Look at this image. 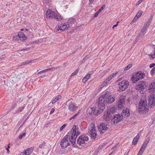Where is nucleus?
Returning <instances> with one entry per match:
<instances>
[{
  "instance_id": "nucleus-5",
  "label": "nucleus",
  "mask_w": 155,
  "mask_h": 155,
  "mask_svg": "<svg viewBox=\"0 0 155 155\" xmlns=\"http://www.w3.org/2000/svg\"><path fill=\"white\" fill-rule=\"evenodd\" d=\"M147 101L144 100H141L139 104L138 110L143 111V113H146L147 112L148 109L147 108Z\"/></svg>"
},
{
  "instance_id": "nucleus-19",
  "label": "nucleus",
  "mask_w": 155,
  "mask_h": 155,
  "mask_svg": "<svg viewBox=\"0 0 155 155\" xmlns=\"http://www.w3.org/2000/svg\"><path fill=\"white\" fill-rule=\"evenodd\" d=\"M125 104V101L124 98L120 99L118 102V108H121Z\"/></svg>"
},
{
  "instance_id": "nucleus-17",
  "label": "nucleus",
  "mask_w": 155,
  "mask_h": 155,
  "mask_svg": "<svg viewBox=\"0 0 155 155\" xmlns=\"http://www.w3.org/2000/svg\"><path fill=\"white\" fill-rule=\"evenodd\" d=\"M77 108V107L73 103H71L69 104L68 109L71 112L74 111Z\"/></svg>"
},
{
  "instance_id": "nucleus-38",
  "label": "nucleus",
  "mask_w": 155,
  "mask_h": 155,
  "mask_svg": "<svg viewBox=\"0 0 155 155\" xmlns=\"http://www.w3.org/2000/svg\"><path fill=\"white\" fill-rule=\"evenodd\" d=\"M107 83L104 81L102 84L100 86V89H101L104 87L105 86Z\"/></svg>"
},
{
  "instance_id": "nucleus-22",
  "label": "nucleus",
  "mask_w": 155,
  "mask_h": 155,
  "mask_svg": "<svg viewBox=\"0 0 155 155\" xmlns=\"http://www.w3.org/2000/svg\"><path fill=\"white\" fill-rule=\"evenodd\" d=\"M65 142H68V140H67L64 139H63L61 140L60 144L62 149H64L67 147V145L64 144Z\"/></svg>"
},
{
  "instance_id": "nucleus-57",
  "label": "nucleus",
  "mask_w": 155,
  "mask_h": 155,
  "mask_svg": "<svg viewBox=\"0 0 155 155\" xmlns=\"http://www.w3.org/2000/svg\"><path fill=\"white\" fill-rule=\"evenodd\" d=\"M147 145H146V144H145V143H143V145H142V147H143L144 148H146V146H147Z\"/></svg>"
},
{
  "instance_id": "nucleus-58",
  "label": "nucleus",
  "mask_w": 155,
  "mask_h": 155,
  "mask_svg": "<svg viewBox=\"0 0 155 155\" xmlns=\"http://www.w3.org/2000/svg\"><path fill=\"white\" fill-rule=\"evenodd\" d=\"M0 83H1V84H2V85H3V84L5 83V80H4L3 81L2 80V81H0Z\"/></svg>"
},
{
  "instance_id": "nucleus-30",
  "label": "nucleus",
  "mask_w": 155,
  "mask_h": 155,
  "mask_svg": "<svg viewBox=\"0 0 155 155\" xmlns=\"http://www.w3.org/2000/svg\"><path fill=\"white\" fill-rule=\"evenodd\" d=\"M54 17L53 18H55L56 19H57L58 21H60L62 19V18H61V16L59 15H57L56 13V14L54 15Z\"/></svg>"
},
{
  "instance_id": "nucleus-54",
  "label": "nucleus",
  "mask_w": 155,
  "mask_h": 155,
  "mask_svg": "<svg viewBox=\"0 0 155 155\" xmlns=\"http://www.w3.org/2000/svg\"><path fill=\"white\" fill-rule=\"evenodd\" d=\"M155 65V63H152L150 64V68H152Z\"/></svg>"
},
{
  "instance_id": "nucleus-60",
  "label": "nucleus",
  "mask_w": 155,
  "mask_h": 155,
  "mask_svg": "<svg viewBox=\"0 0 155 155\" xmlns=\"http://www.w3.org/2000/svg\"><path fill=\"white\" fill-rule=\"evenodd\" d=\"M145 149V148H144L143 147H142L141 146V148L140 149V150H142V151L143 152V151Z\"/></svg>"
},
{
  "instance_id": "nucleus-51",
  "label": "nucleus",
  "mask_w": 155,
  "mask_h": 155,
  "mask_svg": "<svg viewBox=\"0 0 155 155\" xmlns=\"http://www.w3.org/2000/svg\"><path fill=\"white\" fill-rule=\"evenodd\" d=\"M59 67H52L51 68V70L52 71H54V69H57L58 68H59Z\"/></svg>"
},
{
  "instance_id": "nucleus-26",
  "label": "nucleus",
  "mask_w": 155,
  "mask_h": 155,
  "mask_svg": "<svg viewBox=\"0 0 155 155\" xmlns=\"http://www.w3.org/2000/svg\"><path fill=\"white\" fill-rule=\"evenodd\" d=\"M33 149L32 148H28L24 151L23 153L25 155H29L32 153L31 150Z\"/></svg>"
},
{
  "instance_id": "nucleus-1",
  "label": "nucleus",
  "mask_w": 155,
  "mask_h": 155,
  "mask_svg": "<svg viewBox=\"0 0 155 155\" xmlns=\"http://www.w3.org/2000/svg\"><path fill=\"white\" fill-rule=\"evenodd\" d=\"M115 97L112 96L109 91H106L104 94L101 95L98 98L99 106L102 110L105 108L106 104H111L115 101Z\"/></svg>"
},
{
  "instance_id": "nucleus-55",
  "label": "nucleus",
  "mask_w": 155,
  "mask_h": 155,
  "mask_svg": "<svg viewBox=\"0 0 155 155\" xmlns=\"http://www.w3.org/2000/svg\"><path fill=\"white\" fill-rule=\"evenodd\" d=\"M46 72V70H45V69L44 70H43V71H42L39 72L38 73V74H40L42 73V72Z\"/></svg>"
},
{
  "instance_id": "nucleus-56",
  "label": "nucleus",
  "mask_w": 155,
  "mask_h": 155,
  "mask_svg": "<svg viewBox=\"0 0 155 155\" xmlns=\"http://www.w3.org/2000/svg\"><path fill=\"white\" fill-rule=\"evenodd\" d=\"M142 2H141L140 0H139V1L137 2L136 4V5H139V4H140Z\"/></svg>"
},
{
  "instance_id": "nucleus-47",
  "label": "nucleus",
  "mask_w": 155,
  "mask_h": 155,
  "mask_svg": "<svg viewBox=\"0 0 155 155\" xmlns=\"http://www.w3.org/2000/svg\"><path fill=\"white\" fill-rule=\"evenodd\" d=\"M149 140L150 138H148L146 139V140L144 141V143L145 144L147 145L149 143Z\"/></svg>"
},
{
  "instance_id": "nucleus-40",
  "label": "nucleus",
  "mask_w": 155,
  "mask_h": 155,
  "mask_svg": "<svg viewBox=\"0 0 155 155\" xmlns=\"http://www.w3.org/2000/svg\"><path fill=\"white\" fill-rule=\"evenodd\" d=\"M150 74L152 76L154 75L155 73V67H153L150 72Z\"/></svg>"
},
{
  "instance_id": "nucleus-23",
  "label": "nucleus",
  "mask_w": 155,
  "mask_h": 155,
  "mask_svg": "<svg viewBox=\"0 0 155 155\" xmlns=\"http://www.w3.org/2000/svg\"><path fill=\"white\" fill-rule=\"evenodd\" d=\"M95 110L97 111L96 110H95L94 107L90 108L88 109L87 111V114L90 115H92L94 114H95Z\"/></svg>"
},
{
  "instance_id": "nucleus-29",
  "label": "nucleus",
  "mask_w": 155,
  "mask_h": 155,
  "mask_svg": "<svg viewBox=\"0 0 155 155\" xmlns=\"http://www.w3.org/2000/svg\"><path fill=\"white\" fill-rule=\"evenodd\" d=\"M107 111L113 114L116 111V109L114 107H111L109 108V109Z\"/></svg>"
},
{
  "instance_id": "nucleus-39",
  "label": "nucleus",
  "mask_w": 155,
  "mask_h": 155,
  "mask_svg": "<svg viewBox=\"0 0 155 155\" xmlns=\"http://www.w3.org/2000/svg\"><path fill=\"white\" fill-rule=\"evenodd\" d=\"M71 136V133H70L69 132H68L67 134V135L64 137L63 139H64L65 140H68V137H70Z\"/></svg>"
},
{
  "instance_id": "nucleus-32",
  "label": "nucleus",
  "mask_w": 155,
  "mask_h": 155,
  "mask_svg": "<svg viewBox=\"0 0 155 155\" xmlns=\"http://www.w3.org/2000/svg\"><path fill=\"white\" fill-rule=\"evenodd\" d=\"M24 109V106L21 107H19L18 109L16 111L17 113H19L22 111Z\"/></svg>"
},
{
  "instance_id": "nucleus-2",
  "label": "nucleus",
  "mask_w": 155,
  "mask_h": 155,
  "mask_svg": "<svg viewBox=\"0 0 155 155\" xmlns=\"http://www.w3.org/2000/svg\"><path fill=\"white\" fill-rule=\"evenodd\" d=\"M145 74L141 71H139L135 74H133L131 76V80L133 83H136L137 82L143 78Z\"/></svg>"
},
{
  "instance_id": "nucleus-62",
  "label": "nucleus",
  "mask_w": 155,
  "mask_h": 155,
  "mask_svg": "<svg viewBox=\"0 0 155 155\" xmlns=\"http://www.w3.org/2000/svg\"><path fill=\"white\" fill-rule=\"evenodd\" d=\"M43 147V144H40L39 146V147L41 149Z\"/></svg>"
},
{
  "instance_id": "nucleus-14",
  "label": "nucleus",
  "mask_w": 155,
  "mask_h": 155,
  "mask_svg": "<svg viewBox=\"0 0 155 155\" xmlns=\"http://www.w3.org/2000/svg\"><path fill=\"white\" fill-rule=\"evenodd\" d=\"M55 14V12L52 11L51 9H48L46 12V16L48 18H53Z\"/></svg>"
},
{
  "instance_id": "nucleus-35",
  "label": "nucleus",
  "mask_w": 155,
  "mask_h": 155,
  "mask_svg": "<svg viewBox=\"0 0 155 155\" xmlns=\"http://www.w3.org/2000/svg\"><path fill=\"white\" fill-rule=\"evenodd\" d=\"M149 55L150 56H151V58H152L151 59H153L155 58V48H154V52L153 53V54H149Z\"/></svg>"
},
{
  "instance_id": "nucleus-27",
  "label": "nucleus",
  "mask_w": 155,
  "mask_h": 155,
  "mask_svg": "<svg viewBox=\"0 0 155 155\" xmlns=\"http://www.w3.org/2000/svg\"><path fill=\"white\" fill-rule=\"evenodd\" d=\"M91 75V74H89L86 75L82 79V81L84 83L86 82L90 78V76Z\"/></svg>"
},
{
  "instance_id": "nucleus-37",
  "label": "nucleus",
  "mask_w": 155,
  "mask_h": 155,
  "mask_svg": "<svg viewBox=\"0 0 155 155\" xmlns=\"http://www.w3.org/2000/svg\"><path fill=\"white\" fill-rule=\"evenodd\" d=\"M33 60H27L25 62H23L22 63V64L23 65H25L26 64H28L32 62L33 61Z\"/></svg>"
},
{
  "instance_id": "nucleus-3",
  "label": "nucleus",
  "mask_w": 155,
  "mask_h": 155,
  "mask_svg": "<svg viewBox=\"0 0 155 155\" xmlns=\"http://www.w3.org/2000/svg\"><path fill=\"white\" fill-rule=\"evenodd\" d=\"M71 136L69 137V140L71 143L74 145L76 142L77 137L79 134V133L77 132L76 126L74 125L70 133Z\"/></svg>"
},
{
  "instance_id": "nucleus-34",
  "label": "nucleus",
  "mask_w": 155,
  "mask_h": 155,
  "mask_svg": "<svg viewBox=\"0 0 155 155\" xmlns=\"http://www.w3.org/2000/svg\"><path fill=\"white\" fill-rule=\"evenodd\" d=\"M113 77L112 76L110 75L107 78L105 81L107 83H108L109 81L113 78Z\"/></svg>"
},
{
  "instance_id": "nucleus-52",
  "label": "nucleus",
  "mask_w": 155,
  "mask_h": 155,
  "mask_svg": "<svg viewBox=\"0 0 155 155\" xmlns=\"http://www.w3.org/2000/svg\"><path fill=\"white\" fill-rule=\"evenodd\" d=\"M118 73V72H117L115 73L112 74L111 75L113 76L114 78L115 76Z\"/></svg>"
},
{
  "instance_id": "nucleus-64",
  "label": "nucleus",
  "mask_w": 155,
  "mask_h": 155,
  "mask_svg": "<svg viewBox=\"0 0 155 155\" xmlns=\"http://www.w3.org/2000/svg\"><path fill=\"white\" fill-rule=\"evenodd\" d=\"M27 34L29 35L32 34V32L31 31H28L27 32Z\"/></svg>"
},
{
  "instance_id": "nucleus-13",
  "label": "nucleus",
  "mask_w": 155,
  "mask_h": 155,
  "mask_svg": "<svg viewBox=\"0 0 155 155\" xmlns=\"http://www.w3.org/2000/svg\"><path fill=\"white\" fill-rule=\"evenodd\" d=\"M148 105L151 107L155 105V95L153 94H151L149 97Z\"/></svg>"
},
{
  "instance_id": "nucleus-63",
  "label": "nucleus",
  "mask_w": 155,
  "mask_h": 155,
  "mask_svg": "<svg viewBox=\"0 0 155 155\" xmlns=\"http://www.w3.org/2000/svg\"><path fill=\"white\" fill-rule=\"evenodd\" d=\"M64 144L67 145V147L68 146L70 145V144L68 142H67H67H65V143Z\"/></svg>"
},
{
  "instance_id": "nucleus-24",
  "label": "nucleus",
  "mask_w": 155,
  "mask_h": 155,
  "mask_svg": "<svg viewBox=\"0 0 155 155\" xmlns=\"http://www.w3.org/2000/svg\"><path fill=\"white\" fill-rule=\"evenodd\" d=\"M139 137L140 135L139 134H138L134 138L132 142L133 145H135L137 144Z\"/></svg>"
},
{
  "instance_id": "nucleus-25",
  "label": "nucleus",
  "mask_w": 155,
  "mask_h": 155,
  "mask_svg": "<svg viewBox=\"0 0 155 155\" xmlns=\"http://www.w3.org/2000/svg\"><path fill=\"white\" fill-rule=\"evenodd\" d=\"M153 16H151L149 19L148 20V21L147 22V23L144 24L143 26V27L145 28H147L150 25V24L151 23L152 20L153 18Z\"/></svg>"
},
{
  "instance_id": "nucleus-7",
  "label": "nucleus",
  "mask_w": 155,
  "mask_h": 155,
  "mask_svg": "<svg viewBox=\"0 0 155 155\" xmlns=\"http://www.w3.org/2000/svg\"><path fill=\"white\" fill-rule=\"evenodd\" d=\"M88 137L86 135L83 134L80 136L77 140V143L81 146H84L86 141L88 140Z\"/></svg>"
},
{
  "instance_id": "nucleus-41",
  "label": "nucleus",
  "mask_w": 155,
  "mask_h": 155,
  "mask_svg": "<svg viewBox=\"0 0 155 155\" xmlns=\"http://www.w3.org/2000/svg\"><path fill=\"white\" fill-rule=\"evenodd\" d=\"M78 116V114H75L73 116L71 117L69 119V120H71L72 119H75L76 117H77V116Z\"/></svg>"
},
{
  "instance_id": "nucleus-49",
  "label": "nucleus",
  "mask_w": 155,
  "mask_h": 155,
  "mask_svg": "<svg viewBox=\"0 0 155 155\" xmlns=\"http://www.w3.org/2000/svg\"><path fill=\"white\" fill-rule=\"evenodd\" d=\"M100 12L98 11L97 12H96V13L94 15V18H95L96 17H97V15H98V14H99V13H100Z\"/></svg>"
},
{
  "instance_id": "nucleus-48",
  "label": "nucleus",
  "mask_w": 155,
  "mask_h": 155,
  "mask_svg": "<svg viewBox=\"0 0 155 155\" xmlns=\"http://www.w3.org/2000/svg\"><path fill=\"white\" fill-rule=\"evenodd\" d=\"M142 38V36H141V34H139L137 35L136 39L137 40H139L140 39Z\"/></svg>"
},
{
  "instance_id": "nucleus-20",
  "label": "nucleus",
  "mask_w": 155,
  "mask_h": 155,
  "mask_svg": "<svg viewBox=\"0 0 155 155\" xmlns=\"http://www.w3.org/2000/svg\"><path fill=\"white\" fill-rule=\"evenodd\" d=\"M122 115H124L126 117H129L130 115L129 109L127 108L125 110L124 109L122 110Z\"/></svg>"
},
{
  "instance_id": "nucleus-53",
  "label": "nucleus",
  "mask_w": 155,
  "mask_h": 155,
  "mask_svg": "<svg viewBox=\"0 0 155 155\" xmlns=\"http://www.w3.org/2000/svg\"><path fill=\"white\" fill-rule=\"evenodd\" d=\"M9 145H10V143H9L8 144V145L7 147L6 148V150H7V152H9V149L10 148V146H9Z\"/></svg>"
},
{
  "instance_id": "nucleus-15",
  "label": "nucleus",
  "mask_w": 155,
  "mask_h": 155,
  "mask_svg": "<svg viewBox=\"0 0 155 155\" xmlns=\"http://www.w3.org/2000/svg\"><path fill=\"white\" fill-rule=\"evenodd\" d=\"M113 114L110 113L109 112L107 111V113H105L104 115V118L105 120L107 121H110V120H112V117Z\"/></svg>"
},
{
  "instance_id": "nucleus-61",
  "label": "nucleus",
  "mask_w": 155,
  "mask_h": 155,
  "mask_svg": "<svg viewBox=\"0 0 155 155\" xmlns=\"http://www.w3.org/2000/svg\"><path fill=\"white\" fill-rule=\"evenodd\" d=\"M143 152L142 151V150H140L138 152V153H139L140 154H141L142 155Z\"/></svg>"
},
{
  "instance_id": "nucleus-11",
  "label": "nucleus",
  "mask_w": 155,
  "mask_h": 155,
  "mask_svg": "<svg viewBox=\"0 0 155 155\" xmlns=\"http://www.w3.org/2000/svg\"><path fill=\"white\" fill-rule=\"evenodd\" d=\"M69 27V24H66V23L62 24L58 26L56 28V31H60L66 30Z\"/></svg>"
},
{
  "instance_id": "nucleus-12",
  "label": "nucleus",
  "mask_w": 155,
  "mask_h": 155,
  "mask_svg": "<svg viewBox=\"0 0 155 155\" xmlns=\"http://www.w3.org/2000/svg\"><path fill=\"white\" fill-rule=\"evenodd\" d=\"M99 131L101 134L103 133L108 129V127H107V125L104 123H101L98 126Z\"/></svg>"
},
{
  "instance_id": "nucleus-43",
  "label": "nucleus",
  "mask_w": 155,
  "mask_h": 155,
  "mask_svg": "<svg viewBox=\"0 0 155 155\" xmlns=\"http://www.w3.org/2000/svg\"><path fill=\"white\" fill-rule=\"evenodd\" d=\"M138 18L136 17V16H135V17L134 18L133 20L130 23V24H133L134 22L136 21L138 19Z\"/></svg>"
},
{
  "instance_id": "nucleus-50",
  "label": "nucleus",
  "mask_w": 155,
  "mask_h": 155,
  "mask_svg": "<svg viewBox=\"0 0 155 155\" xmlns=\"http://www.w3.org/2000/svg\"><path fill=\"white\" fill-rule=\"evenodd\" d=\"M147 29V28H145L143 26V29L141 30V32L142 33H143L144 32L146 31Z\"/></svg>"
},
{
  "instance_id": "nucleus-9",
  "label": "nucleus",
  "mask_w": 155,
  "mask_h": 155,
  "mask_svg": "<svg viewBox=\"0 0 155 155\" xmlns=\"http://www.w3.org/2000/svg\"><path fill=\"white\" fill-rule=\"evenodd\" d=\"M122 116L119 114H116L112 118L111 123L112 124H116L120 122L122 119Z\"/></svg>"
},
{
  "instance_id": "nucleus-36",
  "label": "nucleus",
  "mask_w": 155,
  "mask_h": 155,
  "mask_svg": "<svg viewBox=\"0 0 155 155\" xmlns=\"http://www.w3.org/2000/svg\"><path fill=\"white\" fill-rule=\"evenodd\" d=\"M132 64H128L127 66L124 68V70L127 71L131 68L132 66Z\"/></svg>"
},
{
  "instance_id": "nucleus-46",
  "label": "nucleus",
  "mask_w": 155,
  "mask_h": 155,
  "mask_svg": "<svg viewBox=\"0 0 155 155\" xmlns=\"http://www.w3.org/2000/svg\"><path fill=\"white\" fill-rule=\"evenodd\" d=\"M66 126V124H63L62 126L60 129V131H62L63 130L65 127Z\"/></svg>"
},
{
  "instance_id": "nucleus-18",
  "label": "nucleus",
  "mask_w": 155,
  "mask_h": 155,
  "mask_svg": "<svg viewBox=\"0 0 155 155\" xmlns=\"http://www.w3.org/2000/svg\"><path fill=\"white\" fill-rule=\"evenodd\" d=\"M100 107H99V101H98V108H95L94 107L95 110H96L97 111L95 110V114H94L96 116H97L103 111V110H101V109L100 108Z\"/></svg>"
},
{
  "instance_id": "nucleus-31",
  "label": "nucleus",
  "mask_w": 155,
  "mask_h": 155,
  "mask_svg": "<svg viewBox=\"0 0 155 155\" xmlns=\"http://www.w3.org/2000/svg\"><path fill=\"white\" fill-rule=\"evenodd\" d=\"M75 21V18H70L68 21L67 23H71V24H73L74 23Z\"/></svg>"
},
{
  "instance_id": "nucleus-59",
  "label": "nucleus",
  "mask_w": 155,
  "mask_h": 155,
  "mask_svg": "<svg viewBox=\"0 0 155 155\" xmlns=\"http://www.w3.org/2000/svg\"><path fill=\"white\" fill-rule=\"evenodd\" d=\"M54 108H53L51 110L50 112V114H52L54 111Z\"/></svg>"
},
{
  "instance_id": "nucleus-28",
  "label": "nucleus",
  "mask_w": 155,
  "mask_h": 155,
  "mask_svg": "<svg viewBox=\"0 0 155 155\" xmlns=\"http://www.w3.org/2000/svg\"><path fill=\"white\" fill-rule=\"evenodd\" d=\"M61 97V96L60 95H58L56 98L52 101V104H54L55 103H56V102H57L59 100V99H60Z\"/></svg>"
},
{
  "instance_id": "nucleus-8",
  "label": "nucleus",
  "mask_w": 155,
  "mask_h": 155,
  "mask_svg": "<svg viewBox=\"0 0 155 155\" xmlns=\"http://www.w3.org/2000/svg\"><path fill=\"white\" fill-rule=\"evenodd\" d=\"M96 127L94 125L88 129V132L93 139H95L97 137V134L96 133Z\"/></svg>"
},
{
  "instance_id": "nucleus-21",
  "label": "nucleus",
  "mask_w": 155,
  "mask_h": 155,
  "mask_svg": "<svg viewBox=\"0 0 155 155\" xmlns=\"http://www.w3.org/2000/svg\"><path fill=\"white\" fill-rule=\"evenodd\" d=\"M65 142H68V140H67L64 139H63L61 140L60 144L62 149H64L67 147V145L64 144Z\"/></svg>"
},
{
  "instance_id": "nucleus-42",
  "label": "nucleus",
  "mask_w": 155,
  "mask_h": 155,
  "mask_svg": "<svg viewBox=\"0 0 155 155\" xmlns=\"http://www.w3.org/2000/svg\"><path fill=\"white\" fill-rule=\"evenodd\" d=\"M25 135V133H23L21 134L18 136V138L19 139H22V137Z\"/></svg>"
},
{
  "instance_id": "nucleus-33",
  "label": "nucleus",
  "mask_w": 155,
  "mask_h": 155,
  "mask_svg": "<svg viewBox=\"0 0 155 155\" xmlns=\"http://www.w3.org/2000/svg\"><path fill=\"white\" fill-rule=\"evenodd\" d=\"M142 13L143 11H142L140 10L137 14L136 15V17L139 18L141 16V15L142 14Z\"/></svg>"
},
{
  "instance_id": "nucleus-4",
  "label": "nucleus",
  "mask_w": 155,
  "mask_h": 155,
  "mask_svg": "<svg viewBox=\"0 0 155 155\" xmlns=\"http://www.w3.org/2000/svg\"><path fill=\"white\" fill-rule=\"evenodd\" d=\"M135 88L137 90L141 91H143L147 88V83L143 81H140L139 83L136 84Z\"/></svg>"
},
{
  "instance_id": "nucleus-6",
  "label": "nucleus",
  "mask_w": 155,
  "mask_h": 155,
  "mask_svg": "<svg viewBox=\"0 0 155 155\" xmlns=\"http://www.w3.org/2000/svg\"><path fill=\"white\" fill-rule=\"evenodd\" d=\"M130 82L128 81L123 80L120 82L118 85L120 90L121 91H125L129 85Z\"/></svg>"
},
{
  "instance_id": "nucleus-45",
  "label": "nucleus",
  "mask_w": 155,
  "mask_h": 155,
  "mask_svg": "<svg viewBox=\"0 0 155 155\" xmlns=\"http://www.w3.org/2000/svg\"><path fill=\"white\" fill-rule=\"evenodd\" d=\"M78 71V69H76V70L75 71H74L73 73H72L71 74V76H73L75 75L77 73Z\"/></svg>"
},
{
  "instance_id": "nucleus-16",
  "label": "nucleus",
  "mask_w": 155,
  "mask_h": 155,
  "mask_svg": "<svg viewBox=\"0 0 155 155\" xmlns=\"http://www.w3.org/2000/svg\"><path fill=\"white\" fill-rule=\"evenodd\" d=\"M148 90L150 92L153 93L155 91V79L149 86Z\"/></svg>"
},
{
  "instance_id": "nucleus-10",
  "label": "nucleus",
  "mask_w": 155,
  "mask_h": 155,
  "mask_svg": "<svg viewBox=\"0 0 155 155\" xmlns=\"http://www.w3.org/2000/svg\"><path fill=\"white\" fill-rule=\"evenodd\" d=\"M19 39L22 41L25 42L26 37L23 33L21 32H19L18 33V35L16 36L13 37V39L15 40H19Z\"/></svg>"
},
{
  "instance_id": "nucleus-44",
  "label": "nucleus",
  "mask_w": 155,
  "mask_h": 155,
  "mask_svg": "<svg viewBox=\"0 0 155 155\" xmlns=\"http://www.w3.org/2000/svg\"><path fill=\"white\" fill-rule=\"evenodd\" d=\"M105 5H104L102 6L101 8L98 10V11L100 12H101L102 10H103L105 8Z\"/></svg>"
}]
</instances>
